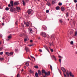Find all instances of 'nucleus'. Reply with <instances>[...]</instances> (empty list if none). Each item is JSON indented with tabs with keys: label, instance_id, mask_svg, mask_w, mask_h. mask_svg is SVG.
<instances>
[{
	"label": "nucleus",
	"instance_id": "nucleus-1",
	"mask_svg": "<svg viewBox=\"0 0 77 77\" xmlns=\"http://www.w3.org/2000/svg\"><path fill=\"white\" fill-rule=\"evenodd\" d=\"M40 35L41 36H42L43 37H44V38L47 36V35H46V33H45L44 32H42L41 33Z\"/></svg>",
	"mask_w": 77,
	"mask_h": 77
},
{
	"label": "nucleus",
	"instance_id": "nucleus-2",
	"mask_svg": "<svg viewBox=\"0 0 77 77\" xmlns=\"http://www.w3.org/2000/svg\"><path fill=\"white\" fill-rule=\"evenodd\" d=\"M11 6L12 7H13V6H14V1H12L10 2V4H9L8 6V7H11Z\"/></svg>",
	"mask_w": 77,
	"mask_h": 77
},
{
	"label": "nucleus",
	"instance_id": "nucleus-3",
	"mask_svg": "<svg viewBox=\"0 0 77 77\" xmlns=\"http://www.w3.org/2000/svg\"><path fill=\"white\" fill-rule=\"evenodd\" d=\"M15 11V8H14L13 7L10 8L11 12H14Z\"/></svg>",
	"mask_w": 77,
	"mask_h": 77
},
{
	"label": "nucleus",
	"instance_id": "nucleus-4",
	"mask_svg": "<svg viewBox=\"0 0 77 77\" xmlns=\"http://www.w3.org/2000/svg\"><path fill=\"white\" fill-rule=\"evenodd\" d=\"M42 74H44V73L45 75H47V73L46 72H45V70L42 69Z\"/></svg>",
	"mask_w": 77,
	"mask_h": 77
},
{
	"label": "nucleus",
	"instance_id": "nucleus-5",
	"mask_svg": "<svg viewBox=\"0 0 77 77\" xmlns=\"http://www.w3.org/2000/svg\"><path fill=\"white\" fill-rule=\"evenodd\" d=\"M25 50L26 52H28L29 51V48L27 47L26 46L25 47Z\"/></svg>",
	"mask_w": 77,
	"mask_h": 77
},
{
	"label": "nucleus",
	"instance_id": "nucleus-6",
	"mask_svg": "<svg viewBox=\"0 0 77 77\" xmlns=\"http://www.w3.org/2000/svg\"><path fill=\"white\" fill-rule=\"evenodd\" d=\"M29 33H33V31H32V29L31 28H29Z\"/></svg>",
	"mask_w": 77,
	"mask_h": 77
},
{
	"label": "nucleus",
	"instance_id": "nucleus-7",
	"mask_svg": "<svg viewBox=\"0 0 77 77\" xmlns=\"http://www.w3.org/2000/svg\"><path fill=\"white\" fill-rule=\"evenodd\" d=\"M61 69L62 70V71H63V73H64V72H66V71L65 69V68H61Z\"/></svg>",
	"mask_w": 77,
	"mask_h": 77
},
{
	"label": "nucleus",
	"instance_id": "nucleus-8",
	"mask_svg": "<svg viewBox=\"0 0 77 77\" xmlns=\"http://www.w3.org/2000/svg\"><path fill=\"white\" fill-rule=\"evenodd\" d=\"M16 9L18 12H20V11H21V8H20L19 7H16Z\"/></svg>",
	"mask_w": 77,
	"mask_h": 77
},
{
	"label": "nucleus",
	"instance_id": "nucleus-9",
	"mask_svg": "<svg viewBox=\"0 0 77 77\" xmlns=\"http://www.w3.org/2000/svg\"><path fill=\"white\" fill-rule=\"evenodd\" d=\"M69 74L70 76V77H74V75H73V74L71 72H70L69 73Z\"/></svg>",
	"mask_w": 77,
	"mask_h": 77
},
{
	"label": "nucleus",
	"instance_id": "nucleus-10",
	"mask_svg": "<svg viewBox=\"0 0 77 77\" xmlns=\"http://www.w3.org/2000/svg\"><path fill=\"white\" fill-rule=\"evenodd\" d=\"M56 0H52V4H56Z\"/></svg>",
	"mask_w": 77,
	"mask_h": 77
},
{
	"label": "nucleus",
	"instance_id": "nucleus-11",
	"mask_svg": "<svg viewBox=\"0 0 77 77\" xmlns=\"http://www.w3.org/2000/svg\"><path fill=\"white\" fill-rule=\"evenodd\" d=\"M28 14L30 15L32 13V10H29L27 12Z\"/></svg>",
	"mask_w": 77,
	"mask_h": 77
},
{
	"label": "nucleus",
	"instance_id": "nucleus-12",
	"mask_svg": "<svg viewBox=\"0 0 77 77\" xmlns=\"http://www.w3.org/2000/svg\"><path fill=\"white\" fill-rule=\"evenodd\" d=\"M66 72V77H69V75L68 71H67V72Z\"/></svg>",
	"mask_w": 77,
	"mask_h": 77
},
{
	"label": "nucleus",
	"instance_id": "nucleus-13",
	"mask_svg": "<svg viewBox=\"0 0 77 77\" xmlns=\"http://www.w3.org/2000/svg\"><path fill=\"white\" fill-rule=\"evenodd\" d=\"M42 27H43V29H44V30H47V27L46 26H45V25H43L42 26Z\"/></svg>",
	"mask_w": 77,
	"mask_h": 77
},
{
	"label": "nucleus",
	"instance_id": "nucleus-14",
	"mask_svg": "<svg viewBox=\"0 0 77 77\" xmlns=\"http://www.w3.org/2000/svg\"><path fill=\"white\" fill-rule=\"evenodd\" d=\"M38 73L39 75H41L42 74H41L42 72H41V71H40V70H38Z\"/></svg>",
	"mask_w": 77,
	"mask_h": 77
},
{
	"label": "nucleus",
	"instance_id": "nucleus-15",
	"mask_svg": "<svg viewBox=\"0 0 77 77\" xmlns=\"http://www.w3.org/2000/svg\"><path fill=\"white\" fill-rule=\"evenodd\" d=\"M19 4V3L18 2H15L14 3V5L15 6L16 5H18Z\"/></svg>",
	"mask_w": 77,
	"mask_h": 77
},
{
	"label": "nucleus",
	"instance_id": "nucleus-16",
	"mask_svg": "<svg viewBox=\"0 0 77 77\" xmlns=\"http://www.w3.org/2000/svg\"><path fill=\"white\" fill-rule=\"evenodd\" d=\"M5 54L8 56H9V55H10V53L8 52H6Z\"/></svg>",
	"mask_w": 77,
	"mask_h": 77
},
{
	"label": "nucleus",
	"instance_id": "nucleus-17",
	"mask_svg": "<svg viewBox=\"0 0 77 77\" xmlns=\"http://www.w3.org/2000/svg\"><path fill=\"white\" fill-rule=\"evenodd\" d=\"M44 47L48 51V47L47 46H44Z\"/></svg>",
	"mask_w": 77,
	"mask_h": 77
},
{
	"label": "nucleus",
	"instance_id": "nucleus-18",
	"mask_svg": "<svg viewBox=\"0 0 77 77\" xmlns=\"http://www.w3.org/2000/svg\"><path fill=\"white\" fill-rule=\"evenodd\" d=\"M35 77H38V72H36L35 74Z\"/></svg>",
	"mask_w": 77,
	"mask_h": 77
},
{
	"label": "nucleus",
	"instance_id": "nucleus-19",
	"mask_svg": "<svg viewBox=\"0 0 77 77\" xmlns=\"http://www.w3.org/2000/svg\"><path fill=\"white\" fill-rule=\"evenodd\" d=\"M26 27H29V22H27L26 23Z\"/></svg>",
	"mask_w": 77,
	"mask_h": 77
},
{
	"label": "nucleus",
	"instance_id": "nucleus-20",
	"mask_svg": "<svg viewBox=\"0 0 77 77\" xmlns=\"http://www.w3.org/2000/svg\"><path fill=\"white\" fill-rule=\"evenodd\" d=\"M61 10L62 11H63L65 10V8L64 7H61Z\"/></svg>",
	"mask_w": 77,
	"mask_h": 77
},
{
	"label": "nucleus",
	"instance_id": "nucleus-21",
	"mask_svg": "<svg viewBox=\"0 0 77 77\" xmlns=\"http://www.w3.org/2000/svg\"><path fill=\"white\" fill-rule=\"evenodd\" d=\"M49 48L50 49L51 51V52H54L53 49H51V48H50V47H49Z\"/></svg>",
	"mask_w": 77,
	"mask_h": 77
},
{
	"label": "nucleus",
	"instance_id": "nucleus-22",
	"mask_svg": "<svg viewBox=\"0 0 77 77\" xmlns=\"http://www.w3.org/2000/svg\"><path fill=\"white\" fill-rule=\"evenodd\" d=\"M24 35V33H22V34H20V37H21L22 36H23V35Z\"/></svg>",
	"mask_w": 77,
	"mask_h": 77
},
{
	"label": "nucleus",
	"instance_id": "nucleus-23",
	"mask_svg": "<svg viewBox=\"0 0 77 77\" xmlns=\"http://www.w3.org/2000/svg\"><path fill=\"white\" fill-rule=\"evenodd\" d=\"M52 58H54L55 60H57L56 57H55V56H54V55H53L52 57Z\"/></svg>",
	"mask_w": 77,
	"mask_h": 77
},
{
	"label": "nucleus",
	"instance_id": "nucleus-24",
	"mask_svg": "<svg viewBox=\"0 0 77 77\" xmlns=\"http://www.w3.org/2000/svg\"><path fill=\"white\" fill-rule=\"evenodd\" d=\"M22 2H23V5L24 6L25 5V4H26V3L24 2V0L22 1Z\"/></svg>",
	"mask_w": 77,
	"mask_h": 77
},
{
	"label": "nucleus",
	"instance_id": "nucleus-25",
	"mask_svg": "<svg viewBox=\"0 0 77 77\" xmlns=\"http://www.w3.org/2000/svg\"><path fill=\"white\" fill-rule=\"evenodd\" d=\"M66 16L67 17H68L69 16V13H66Z\"/></svg>",
	"mask_w": 77,
	"mask_h": 77
},
{
	"label": "nucleus",
	"instance_id": "nucleus-26",
	"mask_svg": "<svg viewBox=\"0 0 77 77\" xmlns=\"http://www.w3.org/2000/svg\"><path fill=\"white\" fill-rule=\"evenodd\" d=\"M8 39H11L12 38V36H11V35H9L8 37Z\"/></svg>",
	"mask_w": 77,
	"mask_h": 77
},
{
	"label": "nucleus",
	"instance_id": "nucleus-27",
	"mask_svg": "<svg viewBox=\"0 0 77 77\" xmlns=\"http://www.w3.org/2000/svg\"><path fill=\"white\" fill-rule=\"evenodd\" d=\"M50 69L51 71L53 70V67L51 65H50Z\"/></svg>",
	"mask_w": 77,
	"mask_h": 77
},
{
	"label": "nucleus",
	"instance_id": "nucleus-28",
	"mask_svg": "<svg viewBox=\"0 0 77 77\" xmlns=\"http://www.w3.org/2000/svg\"><path fill=\"white\" fill-rule=\"evenodd\" d=\"M33 45H34V44H30L29 45V46L31 47V46H33Z\"/></svg>",
	"mask_w": 77,
	"mask_h": 77
},
{
	"label": "nucleus",
	"instance_id": "nucleus-29",
	"mask_svg": "<svg viewBox=\"0 0 77 77\" xmlns=\"http://www.w3.org/2000/svg\"><path fill=\"white\" fill-rule=\"evenodd\" d=\"M34 68H37V69H38V66H35Z\"/></svg>",
	"mask_w": 77,
	"mask_h": 77
},
{
	"label": "nucleus",
	"instance_id": "nucleus-30",
	"mask_svg": "<svg viewBox=\"0 0 77 77\" xmlns=\"http://www.w3.org/2000/svg\"><path fill=\"white\" fill-rule=\"evenodd\" d=\"M9 8H8V7H7L5 8V10L6 11H8L9 10Z\"/></svg>",
	"mask_w": 77,
	"mask_h": 77
},
{
	"label": "nucleus",
	"instance_id": "nucleus-31",
	"mask_svg": "<svg viewBox=\"0 0 77 77\" xmlns=\"http://www.w3.org/2000/svg\"><path fill=\"white\" fill-rule=\"evenodd\" d=\"M15 51H16V52H18V49H15Z\"/></svg>",
	"mask_w": 77,
	"mask_h": 77
},
{
	"label": "nucleus",
	"instance_id": "nucleus-32",
	"mask_svg": "<svg viewBox=\"0 0 77 77\" xmlns=\"http://www.w3.org/2000/svg\"><path fill=\"white\" fill-rule=\"evenodd\" d=\"M21 26L22 27H24V24H23V23H21Z\"/></svg>",
	"mask_w": 77,
	"mask_h": 77
},
{
	"label": "nucleus",
	"instance_id": "nucleus-33",
	"mask_svg": "<svg viewBox=\"0 0 77 77\" xmlns=\"http://www.w3.org/2000/svg\"><path fill=\"white\" fill-rule=\"evenodd\" d=\"M56 10H59V7H56Z\"/></svg>",
	"mask_w": 77,
	"mask_h": 77
},
{
	"label": "nucleus",
	"instance_id": "nucleus-34",
	"mask_svg": "<svg viewBox=\"0 0 77 77\" xmlns=\"http://www.w3.org/2000/svg\"><path fill=\"white\" fill-rule=\"evenodd\" d=\"M29 64L28 63H26V66H29Z\"/></svg>",
	"mask_w": 77,
	"mask_h": 77
},
{
	"label": "nucleus",
	"instance_id": "nucleus-35",
	"mask_svg": "<svg viewBox=\"0 0 77 77\" xmlns=\"http://www.w3.org/2000/svg\"><path fill=\"white\" fill-rule=\"evenodd\" d=\"M29 72L31 73H33V71L32 70H30L29 71Z\"/></svg>",
	"mask_w": 77,
	"mask_h": 77
},
{
	"label": "nucleus",
	"instance_id": "nucleus-36",
	"mask_svg": "<svg viewBox=\"0 0 77 77\" xmlns=\"http://www.w3.org/2000/svg\"><path fill=\"white\" fill-rule=\"evenodd\" d=\"M73 43H74L73 41H72L70 42L71 44H73Z\"/></svg>",
	"mask_w": 77,
	"mask_h": 77
},
{
	"label": "nucleus",
	"instance_id": "nucleus-37",
	"mask_svg": "<svg viewBox=\"0 0 77 77\" xmlns=\"http://www.w3.org/2000/svg\"><path fill=\"white\" fill-rule=\"evenodd\" d=\"M11 55H13V52H11L10 53V55H11Z\"/></svg>",
	"mask_w": 77,
	"mask_h": 77
},
{
	"label": "nucleus",
	"instance_id": "nucleus-38",
	"mask_svg": "<svg viewBox=\"0 0 77 77\" xmlns=\"http://www.w3.org/2000/svg\"><path fill=\"white\" fill-rule=\"evenodd\" d=\"M3 59H4L3 58H0V60H3Z\"/></svg>",
	"mask_w": 77,
	"mask_h": 77
},
{
	"label": "nucleus",
	"instance_id": "nucleus-39",
	"mask_svg": "<svg viewBox=\"0 0 77 77\" xmlns=\"http://www.w3.org/2000/svg\"><path fill=\"white\" fill-rule=\"evenodd\" d=\"M20 76L19 75V73H18L17 75V77H20Z\"/></svg>",
	"mask_w": 77,
	"mask_h": 77
},
{
	"label": "nucleus",
	"instance_id": "nucleus-40",
	"mask_svg": "<svg viewBox=\"0 0 77 77\" xmlns=\"http://www.w3.org/2000/svg\"><path fill=\"white\" fill-rule=\"evenodd\" d=\"M59 5H60V6L62 5V3H61L60 2V3H59Z\"/></svg>",
	"mask_w": 77,
	"mask_h": 77
},
{
	"label": "nucleus",
	"instance_id": "nucleus-41",
	"mask_svg": "<svg viewBox=\"0 0 77 77\" xmlns=\"http://www.w3.org/2000/svg\"><path fill=\"white\" fill-rule=\"evenodd\" d=\"M60 23H62V20H60Z\"/></svg>",
	"mask_w": 77,
	"mask_h": 77
},
{
	"label": "nucleus",
	"instance_id": "nucleus-42",
	"mask_svg": "<svg viewBox=\"0 0 77 77\" xmlns=\"http://www.w3.org/2000/svg\"><path fill=\"white\" fill-rule=\"evenodd\" d=\"M59 61H60V63H61V60L60 58L59 60Z\"/></svg>",
	"mask_w": 77,
	"mask_h": 77
},
{
	"label": "nucleus",
	"instance_id": "nucleus-43",
	"mask_svg": "<svg viewBox=\"0 0 77 77\" xmlns=\"http://www.w3.org/2000/svg\"><path fill=\"white\" fill-rule=\"evenodd\" d=\"M74 2L75 3H76V2H77V0H74Z\"/></svg>",
	"mask_w": 77,
	"mask_h": 77
},
{
	"label": "nucleus",
	"instance_id": "nucleus-44",
	"mask_svg": "<svg viewBox=\"0 0 77 77\" xmlns=\"http://www.w3.org/2000/svg\"><path fill=\"white\" fill-rule=\"evenodd\" d=\"M51 38H54V35H52L51 36Z\"/></svg>",
	"mask_w": 77,
	"mask_h": 77
},
{
	"label": "nucleus",
	"instance_id": "nucleus-45",
	"mask_svg": "<svg viewBox=\"0 0 77 77\" xmlns=\"http://www.w3.org/2000/svg\"><path fill=\"white\" fill-rule=\"evenodd\" d=\"M2 49H3V48H2V47L0 48V51L2 50Z\"/></svg>",
	"mask_w": 77,
	"mask_h": 77
},
{
	"label": "nucleus",
	"instance_id": "nucleus-46",
	"mask_svg": "<svg viewBox=\"0 0 77 77\" xmlns=\"http://www.w3.org/2000/svg\"><path fill=\"white\" fill-rule=\"evenodd\" d=\"M17 24H18V21H16L15 22V24L17 25Z\"/></svg>",
	"mask_w": 77,
	"mask_h": 77
},
{
	"label": "nucleus",
	"instance_id": "nucleus-47",
	"mask_svg": "<svg viewBox=\"0 0 77 77\" xmlns=\"http://www.w3.org/2000/svg\"><path fill=\"white\" fill-rule=\"evenodd\" d=\"M3 52H0V54H1V55H2L3 54Z\"/></svg>",
	"mask_w": 77,
	"mask_h": 77
},
{
	"label": "nucleus",
	"instance_id": "nucleus-48",
	"mask_svg": "<svg viewBox=\"0 0 77 77\" xmlns=\"http://www.w3.org/2000/svg\"><path fill=\"white\" fill-rule=\"evenodd\" d=\"M49 45L50 46H51L52 45H51V43L49 42Z\"/></svg>",
	"mask_w": 77,
	"mask_h": 77
},
{
	"label": "nucleus",
	"instance_id": "nucleus-49",
	"mask_svg": "<svg viewBox=\"0 0 77 77\" xmlns=\"http://www.w3.org/2000/svg\"><path fill=\"white\" fill-rule=\"evenodd\" d=\"M77 32H75V35L76 36V35H77Z\"/></svg>",
	"mask_w": 77,
	"mask_h": 77
},
{
	"label": "nucleus",
	"instance_id": "nucleus-50",
	"mask_svg": "<svg viewBox=\"0 0 77 77\" xmlns=\"http://www.w3.org/2000/svg\"><path fill=\"white\" fill-rule=\"evenodd\" d=\"M27 38H25L24 41H27Z\"/></svg>",
	"mask_w": 77,
	"mask_h": 77
},
{
	"label": "nucleus",
	"instance_id": "nucleus-51",
	"mask_svg": "<svg viewBox=\"0 0 77 77\" xmlns=\"http://www.w3.org/2000/svg\"><path fill=\"white\" fill-rule=\"evenodd\" d=\"M39 51H40V52H42V50L41 49H39Z\"/></svg>",
	"mask_w": 77,
	"mask_h": 77
},
{
	"label": "nucleus",
	"instance_id": "nucleus-52",
	"mask_svg": "<svg viewBox=\"0 0 77 77\" xmlns=\"http://www.w3.org/2000/svg\"><path fill=\"white\" fill-rule=\"evenodd\" d=\"M25 37L26 39H28V37L27 36H25Z\"/></svg>",
	"mask_w": 77,
	"mask_h": 77
},
{
	"label": "nucleus",
	"instance_id": "nucleus-53",
	"mask_svg": "<svg viewBox=\"0 0 77 77\" xmlns=\"http://www.w3.org/2000/svg\"><path fill=\"white\" fill-rule=\"evenodd\" d=\"M63 74H64V77H66V75L65 74V72H64V73H63Z\"/></svg>",
	"mask_w": 77,
	"mask_h": 77
},
{
	"label": "nucleus",
	"instance_id": "nucleus-54",
	"mask_svg": "<svg viewBox=\"0 0 77 77\" xmlns=\"http://www.w3.org/2000/svg\"><path fill=\"white\" fill-rule=\"evenodd\" d=\"M46 13H48V10H47L46 11Z\"/></svg>",
	"mask_w": 77,
	"mask_h": 77
},
{
	"label": "nucleus",
	"instance_id": "nucleus-55",
	"mask_svg": "<svg viewBox=\"0 0 77 77\" xmlns=\"http://www.w3.org/2000/svg\"><path fill=\"white\" fill-rule=\"evenodd\" d=\"M30 42L31 43H32V42H33V40H30Z\"/></svg>",
	"mask_w": 77,
	"mask_h": 77
},
{
	"label": "nucleus",
	"instance_id": "nucleus-56",
	"mask_svg": "<svg viewBox=\"0 0 77 77\" xmlns=\"http://www.w3.org/2000/svg\"><path fill=\"white\" fill-rule=\"evenodd\" d=\"M70 34L71 35L72 34H73V32H70Z\"/></svg>",
	"mask_w": 77,
	"mask_h": 77
},
{
	"label": "nucleus",
	"instance_id": "nucleus-57",
	"mask_svg": "<svg viewBox=\"0 0 77 77\" xmlns=\"http://www.w3.org/2000/svg\"><path fill=\"white\" fill-rule=\"evenodd\" d=\"M29 0H26V2H29Z\"/></svg>",
	"mask_w": 77,
	"mask_h": 77
},
{
	"label": "nucleus",
	"instance_id": "nucleus-58",
	"mask_svg": "<svg viewBox=\"0 0 77 77\" xmlns=\"http://www.w3.org/2000/svg\"><path fill=\"white\" fill-rule=\"evenodd\" d=\"M50 75V72L49 71V75Z\"/></svg>",
	"mask_w": 77,
	"mask_h": 77
},
{
	"label": "nucleus",
	"instance_id": "nucleus-59",
	"mask_svg": "<svg viewBox=\"0 0 77 77\" xmlns=\"http://www.w3.org/2000/svg\"><path fill=\"white\" fill-rule=\"evenodd\" d=\"M22 72H23L24 71V69H22L21 70Z\"/></svg>",
	"mask_w": 77,
	"mask_h": 77
},
{
	"label": "nucleus",
	"instance_id": "nucleus-60",
	"mask_svg": "<svg viewBox=\"0 0 77 77\" xmlns=\"http://www.w3.org/2000/svg\"><path fill=\"white\" fill-rule=\"evenodd\" d=\"M51 4L50 3H49V6H51Z\"/></svg>",
	"mask_w": 77,
	"mask_h": 77
},
{
	"label": "nucleus",
	"instance_id": "nucleus-61",
	"mask_svg": "<svg viewBox=\"0 0 77 77\" xmlns=\"http://www.w3.org/2000/svg\"><path fill=\"white\" fill-rule=\"evenodd\" d=\"M24 24H26V22H24Z\"/></svg>",
	"mask_w": 77,
	"mask_h": 77
},
{
	"label": "nucleus",
	"instance_id": "nucleus-62",
	"mask_svg": "<svg viewBox=\"0 0 77 77\" xmlns=\"http://www.w3.org/2000/svg\"><path fill=\"white\" fill-rule=\"evenodd\" d=\"M6 40H7V41H9V39L8 38V39H7Z\"/></svg>",
	"mask_w": 77,
	"mask_h": 77
},
{
	"label": "nucleus",
	"instance_id": "nucleus-63",
	"mask_svg": "<svg viewBox=\"0 0 77 77\" xmlns=\"http://www.w3.org/2000/svg\"><path fill=\"white\" fill-rule=\"evenodd\" d=\"M24 68H25V69H26V66H24Z\"/></svg>",
	"mask_w": 77,
	"mask_h": 77
},
{
	"label": "nucleus",
	"instance_id": "nucleus-64",
	"mask_svg": "<svg viewBox=\"0 0 77 77\" xmlns=\"http://www.w3.org/2000/svg\"><path fill=\"white\" fill-rule=\"evenodd\" d=\"M31 58H34V57H32V56H31Z\"/></svg>",
	"mask_w": 77,
	"mask_h": 77
}]
</instances>
